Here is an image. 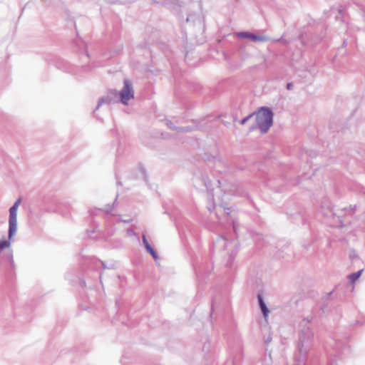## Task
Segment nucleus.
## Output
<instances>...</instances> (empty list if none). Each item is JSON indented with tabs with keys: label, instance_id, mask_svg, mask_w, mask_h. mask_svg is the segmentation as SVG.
<instances>
[{
	"label": "nucleus",
	"instance_id": "obj_1",
	"mask_svg": "<svg viewBox=\"0 0 365 365\" xmlns=\"http://www.w3.org/2000/svg\"><path fill=\"white\" fill-rule=\"evenodd\" d=\"M272 112L267 108H262L256 113V120L262 133H266L272 125Z\"/></svg>",
	"mask_w": 365,
	"mask_h": 365
},
{
	"label": "nucleus",
	"instance_id": "obj_9",
	"mask_svg": "<svg viewBox=\"0 0 365 365\" xmlns=\"http://www.w3.org/2000/svg\"><path fill=\"white\" fill-rule=\"evenodd\" d=\"M146 250L150 255L153 257L154 259H157V254L155 252V250L153 249V247L150 246V245H148V246H145Z\"/></svg>",
	"mask_w": 365,
	"mask_h": 365
},
{
	"label": "nucleus",
	"instance_id": "obj_8",
	"mask_svg": "<svg viewBox=\"0 0 365 365\" xmlns=\"http://www.w3.org/2000/svg\"><path fill=\"white\" fill-rule=\"evenodd\" d=\"M6 257L7 260L9 262L11 267H14V260L12 252L11 251L9 253H6Z\"/></svg>",
	"mask_w": 365,
	"mask_h": 365
},
{
	"label": "nucleus",
	"instance_id": "obj_11",
	"mask_svg": "<svg viewBox=\"0 0 365 365\" xmlns=\"http://www.w3.org/2000/svg\"><path fill=\"white\" fill-rule=\"evenodd\" d=\"M250 117H251V115H249L248 117L245 118L244 119H242V120H241V122H240V123H241V124H244V123H245L248 120V118H249Z\"/></svg>",
	"mask_w": 365,
	"mask_h": 365
},
{
	"label": "nucleus",
	"instance_id": "obj_12",
	"mask_svg": "<svg viewBox=\"0 0 365 365\" xmlns=\"http://www.w3.org/2000/svg\"><path fill=\"white\" fill-rule=\"evenodd\" d=\"M291 87H292V83H288V84H287V88H288V89H290V88H291Z\"/></svg>",
	"mask_w": 365,
	"mask_h": 365
},
{
	"label": "nucleus",
	"instance_id": "obj_10",
	"mask_svg": "<svg viewBox=\"0 0 365 365\" xmlns=\"http://www.w3.org/2000/svg\"><path fill=\"white\" fill-rule=\"evenodd\" d=\"M143 242L145 247L148 246V245H150L145 235L143 236Z\"/></svg>",
	"mask_w": 365,
	"mask_h": 365
},
{
	"label": "nucleus",
	"instance_id": "obj_6",
	"mask_svg": "<svg viewBox=\"0 0 365 365\" xmlns=\"http://www.w3.org/2000/svg\"><path fill=\"white\" fill-rule=\"evenodd\" d=\"M11 239H9L8 237V240H0V254L2 252V251L6 249V247H10L11 245Z\"/></svg>",
	"mask_w": 365,
	"mask_h": 365
},
{
	"label": "nucleus",
	"instance_id": "obj_7",
	"mask_svg": "<svg viewBox=\"0 0 365 365\" xmlns=\"http://www.w3.org/2000/svg\"><path fill=\"white\" fill-rule=\"evenodd\" d=\"M361 272H362V269L360 270V271H358V272H356L355 273H353V274H350L349 276L350 280L352 282H355L357 279H359L360 277V276L361 274Z\"/></svg>",
	"mask_w": 365,
	"mask_h": 365
},
{
	"label": "nucleus",
	"instance_id": "obj_2",
	"mask_svg": "<svg viewBox=\"0 0 365 365\" xmlns=\"http://www.w3.org/2000/svg\"><path fill=\"white\" fill-rule=\"evenodd\" d=\"M20 203V199L16 200L9 209V237L12 239L17 230V209Z\"/></svg>",
	"mask_w": 365,
	"mask_h": 365
},
{
	"label": "nucleus",
	"instance_id": "obj_3",
	"mask_svg": "<svg viewBox=\"0 0 365 365\" xmlns=\"http://www.w3.org/2000/svg\"><path fill=\"white\" fill-rule=\"evenodd\" d=\"M121 102L127 104L128 101L134 97V92L132 84L129 80L124 81V87L120 93Z\"/></svg>",
	"mask_w": 365,
	"mask_h": 365
},
{
	"label": "nucleus",
	"instance_id": "obj_5",
	"mask_svg": "<svg viewBox=\"0 0 365 365\" xmlns=\"http://www.w3.org/2000/svg\"><path fill=\"white\" fill-rule=\"evenodd\" d=\"M258 299H259L260 308L262 309L263 315L264 317H267L268 315V309H267L265 304L264 303L263 299L260 295L258 296Z\"/></svg>",
	"mask_w": 365,
	"mask_h": 365
},
{
	"label": "nucleus",
	"instance_id": "obj_4",
	"mask_svg": "<svg viewBox=\"0 0 365 365\" xmlns=\"http://www.w3.org/2000/svg\"><path fill=\"white\" fill-rule=\"evenodd\" d=\"M240 36L243 38H250L253 41H262L263 40V38L255 36L250 33H241V34H240Z\"/></svg>",
	"mask_w": 365,
	"mask_h": 365
}]
</instances>
